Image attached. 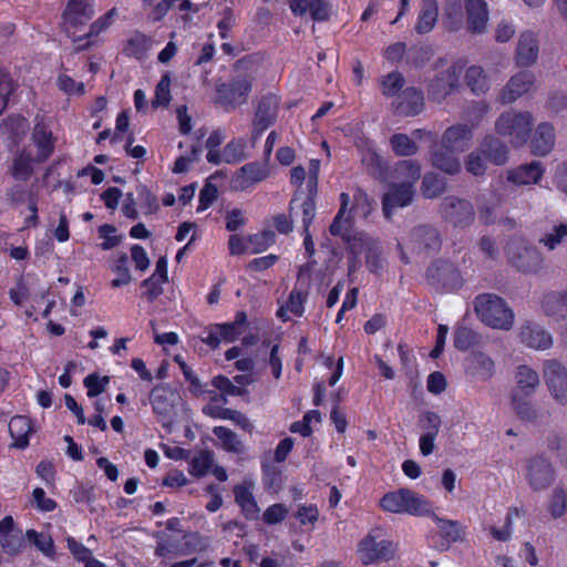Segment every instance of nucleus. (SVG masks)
I'll list each match as a JSON object with an SVG mask.
<instances>
[{
  "instance_id": "58",
  "label": "nucleus",
  "mask_w": 567,
  "mask_h": 567,
  "mask_svg": "<svg viewBox=\"0 0 567 567\" xmlns=\"http://www.w3.org/2000/svg\"><path fill=\"white\" fill-rule=\"evenodd\" d=\"M477 343V334L470 328L458 327L454 333V346L465 351Z\"/></svg>"
},
{
  "instance_id": "14",
  "label": "nucleus",
  "mask_w": 567,
  "mask_h": 567,
  "mask_svg": "<svg viewBox=\"0 0 567 567\" xmlns=\"http://www.w3.org/2000/svg\"><path fill=\"white\" fill-rule=\"evenodd\" d=\"M395 548L389 540L377 542L369 534L358 545V555L363 565L389 560L394 556Z\"/></svg>"
},
{
  "instance_id": "22",
  "label": "nucleus",
  "mask_w": 567,
  "mask_h": 567,
  "mask_svg": "<svg viewBox=\"0 0 567 567\" xmlns=\"http://www.w3.org/2000/svg\"><path fill=\"white\" fill-rule=\"evenodd\" d=\"M424 97L420 90L414 87L405 89L392 102L395 113L401 116H415L423 110Z\"/></svg>"
},
{
  "instance_id": "1",
  "label": "nucleus",
  "mask_w": 567,
  "mask_h": 567,
  "mask_svg": "<svg viewBox=\"0 0 567 567\" xmlns=\"http://www.w3.org/2000/svg\"><path fill=\"white\" fill-rule=\"evenodd\" d=\"M421 177V167L416 161L404 159L394 168V182L390 183L382 196V212L386 219L398 208L412 204L415 189L414 185Z\"/></svg>"
},
{
  "instance_id": "63",
  "label": "nucleus",
  "mask_w": 567,
  "mask_h": 567,
  "mask_svg": "<svg viewBox=\"0 0 567 567\" xmlns=\"http://www.w3.org/2000/svg\"><path fill=\"white\" fill-rule=\"evenodd\" d=\"M513 405L517 415L525 421H535L538 416L530 402L522 400L517 393L513 394Z\"/></svg>"
},
{
  "instance_id": "3",
  "label": "nucleus",
  "mask_w": 567,
  "mask_h": 567,
  "mask_svg": "<svg viewBox=\"0 0 567 567\" xmlns=\"http://www.w3.org/2000/svg\"><path fill=\"white\" fill-rule=\"evenodd\" d=\"M534 122L530 112L511 109L498 116L495 122V131L498 135L507 137L514 147H520L530 137Z\"/></svg>"
},
{
  "instance_id": "15",
  "label": "nucleus",
  "mask_w": 567,
  "mask_h": 567,
  "mask_svg": "<svg viewBox=\"0 0 567 567\" xmlns=\"http://www.w3.org/2000/svg\"><path fill=\"white\" fill-rule=\"evenodd\" d=\"M279 101L275 95L264 96L256 109L252 122V141H257L261 133L271 126L277 117Z\"/></svg>"
},
{
  "instance_id": "21",
  "label": "nucleus",
  "mask_w": 567,
  "mask_h": 567,
  "mask_svg": "<svg viewBox=\"0 0 567 567\" xmlns=\"http://www.w3.org/2000/svg\"><path fill=\"white\" fill-rule=\"evenodd\" d=\"M410 244L419 252H434L441 247V237L434 227L421 225L411 231Z\"/></svg>"
},
{
  "instance_id": "37",
  "label": "nucleus",
  "mask_w": 567,
  "mask_h": 567,
  "mask_svg": "<svg viewBox=\"0 0 567 567\" xmlns=\"http://www.w3.org/2000/svg\"><path fill=\"white\" fill-rule=\"evenodd\" d=\"M290 215L299 216L301 215V223L303 227V231L309 230V227L312 223V219L316 215V204L312 197L308 196L302 199L300 203L297 198H293L290 202Z\"/></svg>"
},
{
  "instance_id": "33",
  "label": "nucleus",
  "mask_w": 567,
  "mask_h": 567,
  "mask_svg": "<svg viewBox=\"0 0 567 567\" xmlns=\"http://www.w3.org/2000/svg\"><path fill=\"white\" fill-rule=\"evenodd\" d=\"M567 243V221H555L539 238L548 251H553Z\"/></svg>"
},
{
  "instance_id": "51",
  "label": "nucleus",
  "mask_w": 567,
  "mask_h": 567,
  "mask_svg": "<svg viewBox=\"0 0 567 567\" xmlns=\"http://www.w3.org/2000/svg\"><path fill=\"white\" fill-rule=\"evenodd\" d=\"M249 254H260L270 247L275 241V233L265 230L247 236Z\"/></svg>"
},
{
  "instance_id": "42",
  "label": "nucleus",
  "mask_w": 567,
  "mask_h": 567,
  "mask_svg": "<svg viewBox=\"0 0 567 567\" xmlns=\"http://www.w3.org/2000/svg\"><path fill=\"white\" fill-rule=\"evenodd\" d=\"M390 145L395 155L401 157L412 156L419 151V146L415 141L403 133L392 135L390 138Z\"/></svg>"
},
{
  "instance_id": "41",
  "label": "nucleus",
  "mask_w": 567,
  "mask_h": 567,
  "mask_svg": "<svg viewBox=\"0 0 567 567\" xmlns=\"http://www.w3.org/2000/svg\"><path fill=\"white\" fill-rule=\"evenodd\" d=\"M234 493L236 502L240 506L244 515L249 519L256 518L259 508L251 492L245 486H236Z\"/></svg>"
},
{
  "instance_id": "57",
  "label": "nucleus",
  "mask_w": 567,
  "mask_h": 567,
  "mask_svg": "<svg viewBox=\"0 0 567 567\" xmlns=\"http://www.w3.org/2000/svg\"><path fill=\"white\" fill-rule=\"evenodd\" d=\"M520 515H522V512L518 508L509 509L507 515H506L504 526L502 528H497V527H492L491 528L492 536L495 539L499 540V542H507L512 537V533H513L512 523H513V519L520 517Z\"/></svg>"
},
{
  "instance_id": "11",
  "label": "nucleus",
  "mask_w": 567,
  "mask_h": 567,
  "mask_svg": "<svg viewBox=\"0 0 567 567\" xmlns=\"http://www.w3.org/2000/svg\"><path fill=\"white\" fill-rule=\"evenodd\" d=\"M251 85V80L247 76H239L229 83H223L216 89V102L226 111L235 110L247 102Z\"/></svg>"
},
{
  "instance_id": "61",
  "label": "nucleus",
  "mask_w": 567,
  "mask_h": 567,
  "mask_svg": "<svg viewBox=\"0 0 567 567\" xmlns=\"http://www.w3.org/2000/svg\"><path fill=\"white\" fill-rule=\"evenodd\" d=\"M212 384L218 389L224 395L241 396L247 393L243 386L233 383L227 377L217 375L213 379Z\"/></svg>"
},
{
  "instance_id": "4",
  "label": "nucleus",
  "mask_w": 567,
  "mask_h": 567,
  "mask_svg": "<svg viewBox=\"0 0 567 567\" xmlns=\"http://www.w3.org/2000/svg\"><path fill=\"white\" fill-rule=\"evenodd\" d=\"M379 504L383 511L393 514H409L412 516L431 514V503L424 496L409 488H400L384 494Z\"/></svg>"
},
{
  "instance_id": "34",
  "label": "nucleus",
  "mask_w": 567,
  "mask_h": 567,
  "mask_svg": "<svg viewBox=\"0 0 567 567\" xmlns=\"http://www.w3.org/2000/svg\"><path fill=\"white\" fill-rule=\"evenodd\" d=\"M481 150L493 164L502 166L508 161L507 145L495 136L485 137Z\"/></svg>"
},
{
  "instance_id": "60",
  "label": "nucleus",
  "mask_w": 567,
  "mask_h": 567,
  "mask_svg": "<svg viewBox=\"0 0 567 567\" xmlns=\"http://www.w3.org/2000/svg\"><path fill=\"white\" fill-rule=\"evenodd\" d=\"M423 194L427 198H434L445 190V183L434 174H427L422 182Z\"/></svg>"
},
{
  "instance_id": "50",
  "label": "nucleus",
  "mask_w": 567,
  "mask_h": 567,
  "mask_svg": "<svg viewBox=\"0 0 567 567\" xmlns=\"http://www.w3.org/2000/svg\"><path fill=\"white\" fill-rule=\"evenodd\" d=\"M405 83L404 76L400 72H391L380 80L382 94L386 97L396 95Z\"/></svg>"
},
{
  "instance_id": "25",
  "label": "nucleus",
  "mask_w": 567,
  "mask_h": 567,
  "mask_svg": "<svg viewBox=\"0 0 567 567\" xmlns=\"http://www.w3.org/2000/svg\"><path fill=\"white\" fill-rule=\"evenodd\" d=\"M467 28L472 33H483L488 22V7L485 0H464Z\"/></svg>"
},
{
  "instance_id": "56",
  "label": "nucleus",
  "mask_w": 567,
  "mask_h": 567,
  "mask_svg": "<svg viewBox=\"0 0 567 567\" xmlns=\"http://www.w3.org/2000/svg\"><path fill=\"white\" fill-rule=\"evenodd\" d=\"M171 102V76L168 73L164 74L156 85L155 97L152 101L154 107H165Z\"/></svg>"
},
{
  "instance_id": "9",
  "label": "nucleus",
  "mask_w": 567,
  "mask_h": 567,
  "mask_svg": "<svg viewBox=\"0 0 567 567\" xmlns=\"http://www.w3.org/2000/svg\"><path fill=\"white\" fill-rule=\"evenodd\" d=\"M429 284L437 290L455 291L463 284V277L460 270L450 261L436 260L426 270Z\"/></svg>"
},
{
  "instance_id": "6",
  "label": "nucleus",
  "mask_w": 567,
  "mask_h": 567,
  "mask_svg": "<svg viewBox=\"0 0 567 567\" xmlns=\"http://www.w3.org/2000/svg\"><path fill=\"white\" fill-rule=\"evenodd\" d=\"M340 200L341 207L330 226V233L333 236H340L348 243L351 252L353 255H359L361 254V247H359V244H369L370 237L362 233L351 236L352 215L348 212V207L350 205V195L342 193L340 195Z\"/></svg>"
},
{
  "instance_id": "10",
  "label": "nucleus",
  "mask_w": 567,
  "mask_h": 567,
  "mask_svg": "<svg viewBox=\"0 0 567 567\" xmlns=\"http://www.w3.org/2000/svg\"><path fill=\"white\" fill-rule=\"evenodd\" d=\"M94 16L93 2L91 0H68L63 11V29L73 37L75 43L83 41L81 37H75L78 30L85 25Z\"/></svg>"
},
{
  "instance_id": "26",
  "label": "nucleus",
  "mask_w": 567,
  "mask_h": 567,
  "mask_svg": "<svg viewBox=\"0 0 567 567\" xmlns=\"http://www.w3.org/2000/svg\"><path fill=\"white\" fill-rule=\"evenodd\" d=\"M538 40L530 31L520 33L516 47L515 59L519 66H530L538 58Z\"/></svg>"
},
{
  "instance_id": "5",
  "label": "nucleus",
  "mask_w": 567,
  "mask_h": 567,
  "mask_svg": "<svg viewBox=\"0 0 567 567\" xmlns=\"http://www.w3.org/2000/svg\"><path fill=\"white\" fill-rule=\"evenodd\" d=\"M150 401L162 425L171 432L184 409L181 395L168 386H156L150 394Z\"/></svg>"
},
{
  "instance_id": "2",
  "label": "nucleus",
  "mask_w": 567,
  "mask_h": 567,
  "mask_svg": "<svg viewBox=\"0 0 567 567\" xmlns=\"http://www.w3.org/2000/svg\"><path fill=\"white\" fill-rule=\"evenodd\" d=\"M474 310L485 324L494 329L509 330L513 327L514 312L497 295H478L474 299Z\"/></svg>"
},
{
  "instance_id": "62",
  "label": "nucleus",
  "mask_w": 567,
  "mask_h": 567,
  "mask_svg": "<svg viewBox=\"0 0 567 567\" xmlns=\"http://www.w3.org/2000/svg\"><path fill=\"white\" fill-rule=\"evenodd\" d=\"M113 271L117 275V277L112 280V287H121L131 281L127 255L123 254L117 258Z\"/></svg>"
},
{
  "instance_id": "32",
  "label": "nucleus",
  "mask_w": 567,
  "mask_h": 567,
  "mask_svg": "<svg viewBox=\"0 0 567 567\" xmlns=\"http://www.w3.org/2000/svg\"><path fill=\"white\" fill-rule=\"evenodd\" d=\"M515 380L517 384V394H522L524 396L533 394L539 385L538 373L525 364L517 367Z\"/></svg>"
},
{
  "instance_id": "52",
  "label": "nucleus",
  "mask_w": 567,
  "mask_h": 567,
  "mask_svg": "<svg viewBox=\"0 0 567 567\" xmlns=\"http://www.w3.org/2000/svg\"><path fill=\"white\" fill-rule=\"evenodd\" d=\"M214 463V454L210 451H202L195 455L189 463V473L194 476L207 474Z\"/></svg>"
},
{
  "instance_id": "54",
  "label": "nucleus",
  "mask_w": 567,
  "mask_h": 567,
  "mask_svg": "<svg viewBox=\"0 0 567 567\" xmlns=\"http://www.w3.org/2000/svg\"><path fill=\"white\" fill-rule=\"evenodd\" d=\"M464 164L466 171L474 176L484 175L487 168L486 156L481 147L471 152L466 156Z\"/></svg>"
},
{
  "instance_id": "16",
  "label": "nucleus",
  "mask_w": 567,
  "mask_h": 567,
  "mask_svg": "<svg viewBox=\"0 0 567 567\" xmlns=\"http://www.w3.org/2000/svg\"><path fill=\"white\" fill-rule=\"evenodd\" d=\"M472 138V127L466 124H455L444 131L440 145L449 152L461 154L470 147Z\"/></svg>"
},
{
  "instance_id": "35",
  "label": "nucleus",
  "mask_w": 567,
  "mask_h": 567,
  "mask_svg": "<svg viewBox=\"0 0 567 567\" xmlns=\"http://www.w3.org/2000/svg\"><path fill=\"white\" fill-rule=\"evenodd\" d=\"M9 432L14 447H27L29 445V434L31 433L30 420L22 415L13 416L9 422Z\"/></svg>"
},
{
  "instance_id": "31",
  "label": "nucleus",
  "mask_w": 567,
  "mask_h": 567,
  "mask_svg": "<svg viewBox=\"0 0 567 567\" xmlns=\"http://www.w3.org/2000/svg\"><path fill=\"white\" fill-rule=\"evenodd\" d=\"M167 281V259L166 257H159L156 261L155 271L153 275L144 280V293L150 299H154L159 296L163 291L162 285Z\"/></svg>"
},
{
  "instance_id": "20",
  "label": "nucleus",
  "mask_w": 567,
  "mask_h": 567,
  "mask_svg": "<svg viewBox=\"0 0 567 567\" xmlns=\"http://www.w3.org/2000/svg\"><path fill=\"white\" fill-rule=\"evenodd\" d=\"M535 85V76L529 71H520L513 75L501 93L503 103H513L528 93Z\"/></svg>"
},
{
  "instance_id": "46",
  "label": "nucleus",
  "mask_w": 567,
  "mask_h": 567,
  "mask_svg": "<svg viewBox=\"0 0 567 567\" xmlns=\"http://www.w3.org/2000/svg\"><path fill=\"white\" fill-rule=\"evenodd\" d=\"M548 512L554 518L567 514V487L555 488L548 498Z\"/></svg>"
},
{
  "instance_id": "19",
  "label": "nucleus",
  "mask_w": 567,
  "mask_h": 567,
  "mask_svg": "<svg viewBox=\"0 0 567 567\" xmlns=\"http://www.w3.org/2000/svg\"><path fill=\"white\" fill-rule=\"evenodd\" d=\"M268 176L266 164L258 162L248 163L241 166L231 179L233 188L236 190H246L255 184L264 181Z\"/></svg>"
},
{
  "instance_id": "28",
  "label": "nucleus",
  "mask_w": 567,
  "mask_h": 567,
  "mask_svg": "<svg viewBox=\"0 0 567 567\" xmlns=\"http://www.w3.org/2000/svg\"><path fill=\"white\" fill-rule=\"evenodd\" d=\"M555 146V130L548 122H542L537 125L530 147L532 153L536 156H545L549 154Z\"/></svg>"
},
{
  "instance_id": "18",
  "label": "nucleus",
  "mask_w": 567,
  "mask_h": 567,
  "mask_svg": "<svg viewBox=\"0 0 567 567\" xmlns=\"http://www.w3.org/2000/svg\"><path fill=\"white\" fill-rule=\"evenodd\" d=\"M545 174L543 164L533 161L506 171V179L514 186H529L538 184Z\"/></svg>"
},
{
  "instance_id": "47",
  "label": "nucleus",
  "mask_w": 567,
  "mask_h": 567,
  "mask_svg": "<svg viewBox=\"0 0 567 567\" xmlns=\"http://www.w3.org/2000/svg\"><path fill=\"white\" fill-rule=\"evenodd\" d=\"M114 16L115 9H111L106 14L99 18L94 23H92L89 32L85 33L82 38L83 40L86 39V41L84 43L80 42L76 47V50L87 49L92 44L90 39L93 37H97L103 30H105L113 22Z\"/></svg>"
},
{
  "instance_id": "53",
  "label": "nucleus",
  "mask_w": 567,
  "mask_h": 567,
  "mask_svg": "<svg viewBox=\"0 0 567 567\" xmlns=\"http://www.w3.org/2000/svg\"><path fill=\"white\" fill-rule=\"evenodd\" d=\"M0 545L6 554L10 556L19 555L25 545L22 530L19 529L12 534L3 535L0 538Z\"/></svg>"
},
{
  "instance_id": "49",
  "label": "nucleus",
  "mask_w": 567,
  "mask_h": 567,
  "mask_svg": "<svg viewBox=\"0 0 567 567\" xmlns=\"http://www.w3.org/2000/svg\"><path fill=\"white\" fill-rule=\"evenodd\" d=\"M444 17L446 28L450 31H456L462 27L463 12L460 0H447Z\"/></svg>"
},
{
  "instance_id": "12",
  "label": "nucleus",
  "mask_w": 567,
  "mask_h": 567,
  "mask_svg": "<svg viewBox=\"0 0 567 567\" xmlns=\"http://www.w3.org/2000/svg\"><path fill=\"white\" fill-rule=\"evenodd\" d=\"M440 213L442 218L454 227H468L475 218L472 203L464 198L446 196L443 198Z\"/></svg>"
},
{
  "instance_id": "27",
  "label": "nucleus",
  "mask_w": 567,
  "mask_h": 567,
  "mask_svg": "<svg viewBox=\"0 0 567 567\" xmlns=\"http://www.w3.org/2000/svg\"><path fill=\"white\" fill-rule=\"evenodd\" d=\"M465 371L480 380H489L495 374V362L484 352H472L466 358Z\"/></svg>"
},
{
  "instance_id": "40",
  "label": "nucleus",
  "mask_w": 567,
  "mask_h": 567,
  "mask_svg": "<svg viewBox=\"0 0 567 567\" xmlns=\"http://www.w3.org/2000/svg\"><path fill=\"white\" fill-rule=\"evenodd\" d=\"M431 516L436 523L440 534L449 544L462 539L463 527L457 520L444 519L435 514H431Z\"/></svg>"
},
{
  "instance_id": "30",
  "label": "nucleus",
  "mask_w": 567,
  "mask_h": 567,
  "mask_svg": "<svg viewBox=\"0 0 567 567\" xmlns=\"http://www.w3.org/2000/svg\"><path fill=\"white\" fill-rule=\"evenodd\" d=\"M456 152H449L440 145L431 153L432 165L446 174H458L461 172V162Z\"/></svg>"
},
{
  "instance_id": "38",
  "label": "nucleus",
  "mask_w": 567,
  "mask_h": 567,
  "mask_svg": "<svg viewBox=\"0 0 567 567\" xmlns=\"http://www.w3.org/2000/svg\"><path fill=\"white\" fill-rule=\"evenodd\" d=\"M37 162L25 150L21 151L12 162L11 175L17 181L25 182L33 174V163Z\"/></svg>"
},
{
  "instance_id": "23",
  "label": "nucleus",
  "mask_w": 567,
  "mask_h": 567,
  "mask_svg": "<svg viewBox=\"0 0 567 567\" xmlns=\"http://www.w3.org/2000/svg\"><path fill=\"white\" fill-rule=\"evenodd\" d=\"M522 343L535 350H547L553 346L551 334L542 326L527 321L519 331Z\"/></svg>"
},
{
  "instance_id": "45",
  "label": "nucleus",
  "mask_w": 567,
  "mask_h": 567,
  "mask_svg": "<svg viewBox=\"0 0 567 567\" xmlns=\"http://www.w3.org/2000/svg\"><path fill=\"white\" fill-rule=\"evenodd\" d=\"M247 143L244 138L230 141L221 152L223 162L227 164H235L244 161L246 154Z\"/></svg>"
},
{
  "instance_id": "17",
  "label": "nucleus",
  "mask_w": 567,
  "mask_h": 567,
  "mask_svg": "<svg viewBox=\"0 0 567 567\" xmlns=\"http://www.w3.org/2000/svg\"><path fill=\"white\" fill-rule=\"evenodd\" d=\"M460 70L455 65L440 72L429 85V97L435 102L443 101L456 87Z\"/></svg>"
},
{
  "instance_id": "7",
  "label": "nucleus",
  "mask_w": 567,
  "mask_h": 567,
  "mask_svg": "<svg viewBox=\"0 0 567 567\" xmlns=\"http://www.w3.org/2000/svg\"><path fill=\"white\" fill-rule=\"evenodd\" d=\"M506 254L508 261L519 271L532 274L543 268L542 252L524 239L511 240Z\"/></svg>"
},
{
  "instance_id": "36",
  "label": "nucleus",
  "mask_w": 567,
  "mask_h": 567,
  "mask_svg": "<svg viewBox=\"0 0 567 567\" xmlns=\"http://www.w3.org/2000/svg\"><path fill=\"white\" fill-rule=\"evenodd\" d=\"M27 540L35 546L45 557L54 560L56 558L55 545L50 534L28 529L25 533Z\"/></svg>"
},
{
  "instance_id": "48",
  "label": "nucleus",
  "mask_w": 567,
  "mask_h": 567,
  "mask_svg": "<svg viewBox=\"0 0 567 567\" xmlns=\"http://www.w3.org/2000/svg\"><path fill=\"white\" fill-rule=\"evenodd\" d=\"M372 210V206L370 203V198L361 189H357L353 194V197H350V205L348 207V212L352 216H360L362 218H367Z\"/></svg>"
},
{
  "instance_id": "55",
  "label": "nucleus",
  "mask_w": 567,
  "mask_h": 567,
  "mask_svg": "<svg viewBox=\"0 0 567 567\" xmlns=\"http://www.w3.org/2000/svg\"><path fill=\"white\" fill-rule=\"evenodd\" d=\"M563 301L560 293H548L544 297L542 307L547 316L564 318L566 307Z\"/></svg>"
},
{
  "instance_id": "13",
  "label": "nucleus",
  "mask_w": 567,
  "mask_h": 567,
  "mask_svg": "<svg viewBox=\"0 0 567 567\" xmlns=\"http://www.w3.org/2000/svg\"><path fill=\"white\" fill-rule=\"evenodd\" d=\"M543 374L551 398L561 405L567 404V370L557 360H546Z\"/></svg>"
},
{
  "instance_id": "39",
  "label": "nucleus",
  "mask_w": 567,
  "mask_h": 567,
  "mask_svg": "<svg viewBox=\"0 0 567 567\" xmlns=\"http://www.w3.org/2000/svg\"><path fill=\"white\" fill-rule=\"evenodd\" d=\"M66 546L73 558L84 564V567H104V564L92 556V551L73 537L66 538Z\"/></svg>"
},
{
  "instance_id": "43",
  "label": "nucleus",
  "mask_w": 567,
  "mask_h": 567,
  "mask_svg": "<svg viewBox=\"0 0 567 567\" xmlns=\"http://www.w3.org/2000/svg\"><path fill=\"white\" fill-rule=\"evenodd\" d=\"M213 433L221 442L224 450L233 453H241L244 451L243 442L231 430L225 426H215Z\"/></svg>"
},
{
  "instance_id": "64",
  "label": "nucleus",
  "mask_w": 567,
  "mask_h": 567,
  "mask_svg": "<svg viewBox=\"0 0 567 567\" xmlns=\"http://www.w3.org/2000/svg\"><path fill=\"white\" fill-rule=\"evenodd\" d=\"M110 382L109 377H100L97 374H89L84 379V385L87 389V396L95 398L101 394Z\"/></svg>"
},
{
  "instance_id": "8",
  "label": "nucleus",
  "mask_w": 567,
  "mask_h": 567,
  "mask_svg": "<svg viewBox=\"0 0 567 567\" xmlns=\"http://www.w3.org/2000/svg\"><path fill=\"white\" fill-rule=\"evenodd\" d=\"M524 477L534 492H542L553 485L556 472L548 458L538 455L526 461Z\"/></svg>"
},
{
  "instance_id": "44",
  "label": "nucleus",
  "mask_w": 567,
  "mask_h": 567,
  "mask_svg": "<svg viewBox=\"0 0 567 567\" xmlns=\"http://www.w3.org/2000/svg\"><path fill=\"white\" fill-rule=\"evenodd\" d=\"M466 83L475 94L485 93L489 87L488 79L481 66L472 65L465 74Z\"/></svg>"
},
{
  "instance_id": "59",
  "label": "nucleus",
  "mask_w": 567,
  "mask_h": 567,
  "mask_svg": "<svg viewBox=\"0 0 567 567\" xmlns=\"http://www.w3.org/2000/svg\"><path fill=\"white\" fill-rule=\"evenodd\" d=\"M128 112L122 111L116 117L115 132L113 134V141L126 140V146H131L134 138L131 132H128Z\"/></svg>"
},
{
  "instance_id": "24",
  "label": "nucleus",
  "mask_w": 567,
  "mask_h": 567,
  "mask_svg": "<svg viewBox=\"0 0 567 567\" xmlns=\"http://www.w3.org/2000/svg\"><path fill=\"white\" fill-rule=\"evenodd\" d=\"M32 142L38 150L35 156L37 163L47 161L53 154L55 138L43 118L37 117V123L32 132Z\"/></svg>"
},
{
  "instance_id": "29",
  "label": "nucleus",
  "mask_w": 567,
  "mask_h": 567,
  "mask_svg": "<svg viewBox=\"0 0 567 567\" xmlns=\"http://www.w3.org/2000/svg\"><path fill=\"white\" fill-rule=\"evenodd\" d=\"M439 19V3L436 0H422L420 11L415 22V31L417 34L430 33Z\"/></svg>"
}]
</instances>
